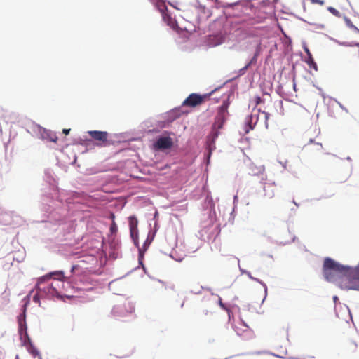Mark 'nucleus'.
<instances>
[{
  "label": "nucleus",
  "instance_id": "obj_11",
  "mask_svg": "<svg viewBox=\"0 0 359 359\" xmlns=\"http://www.w3.org/2000/svg\"><path fill=\"white\" fill-rule=\"evenodd\" d=\"M155 6L159 11H163L166 10V5L165 0H151Z\"/></svg>",
  "mask_w": 359,
  "mask_h": 359
},
{
  "label": "nucleus",
  "instance_id": "obj_18",
  "mask_svg": "<svg viewBox=\"0 0 359 359\" xmlns=\"http://www.w3.org/2000/svg\"><path fill=\"white\" fill-rule=\"evenodd\" d=\"M48 139L50 142H56L57 140V137L55 134H50L48 135Z\"/></svg>",
  "mask_w": 359,
  "mask_h": 359
},
{
  "label": "nucleus",
  "instance_id": "obj_13",
  "mask_svg": "<svg viewBox=\"0 0 359 359\" xmlns=\"http://www.w3.org/2000/svg\"><path fill=\"white\" fill-rule=\"evenodd\" d=\"M308 53V58L306 60V63L308 64L309 67L310 68H313L316 71L318 69L317 64L315 62L311 54L309 53V51L306 50Z\"/></svg>",
  "mask_w": 359,
  "mask_h": 359
},
{
  "label": "nucleus",
  "instance_id": "obj_12",
  "mask_svg": "<svg viewBox=\"0 0 359 359\" xmlns=\"http://www.w3.org/2000/svg\"><path fill=\"white\" fill-rule=\"evenodd\" d=\"M159 12L161 13L162 18L165 22H166L168 25L172 24V18L168 13V8H166V10Z\"/></svg>",
  "mask_w": 359,
  "mask_h": 359
},
{
  "label": "nucleus",
  "instance_id": "obj_10",
  "mask_svg": "<svg viewBox=\"0 0 359 359\" xmlns=\"http://www.w3.org/2000/svg\"><path fill=\"white\" fill-rule=\"evenodd\" d=\"M258 121V115L257 114H252L250 116H248L245 118V123L248 126V129L245 130L246 133H248L250 130H252Z\"/></svg>",
  "mask_w": 359,
  "mask_h": 359
},
{
  "label": "nucleus",
  "instance_id": "obj_23",
  "mask_svg": "<svg viewBox=\"0 0 359 359\" xmlns=\"http://www.w3.org/2000/svg\"><path fill=\"white\" fill-rule=\"evenodd\" d=\"M78 269V266L77 265H74L72 266V269H71V271L72 272H74L75 270H76Z\"/></svg>",
  "mask_w": 359,
  "mask_h": 359
},
{
  "label": "nucleus",
  "instance_id": "obj_15",
  "mask_svg": "<svg viewBox=\"0 0 359 359\" xmlns=\"http://www.w3.org/2000/svg\"><path fill=\"white\" fill-rule=\"evenodd\" d=\"M130 237L135 246L138 247V229L130 230Z\"/></svg>",
  "mask_w": 359,
  "mask_h": 359
},
{
  "label": "nucleus",
  "instance_id": "obj_6",
  "mask_svg": "<svg viewBox=\"0 0 359 359\" xmlns=\"http://www.w3.org/2000/svg\"><path fill=\"white\" fill-rule=\"evenodd\" d=\"M173 146L172 139L170 137H160L154 143V149L156 150L169 149Z\"/></svg>",
  "mask_w": 359,
  "mask_h": 359
},
{
  "label": "nucleus",
  "instance_id": "obj_8",
  "mask_svg": "<svg viewBox=\"0 0 359 359\" xmlns=\"http://www.w3.org/2000/svg\"><path fill=\"white\" fill-rule=\"evenodd\" d=\"M88 133L95 140L104 143L107 141L108 133L105 131L90 130Z\"/></svg>",
  "mask_w": 359,
  "mask_h": 359
},
{
  "label": "nucleus",
  "instance_id": "obj_14",
  "mask_svg": "<svg viewBox=\"0 0 359 359\" xmlns=\"http://www.w3.org/2000/svg\"><path fill=\"white\" fill-rule=\"evenodd\" d=\"M130 230L137 229L138 221L134 216H130L128 218Z\"/></svg>",
  "mask_w": 359,
  "mask_h": 359
},
{
  "label": "nucleus",
  "instance_id": "obj_26",
  "mask_svg": "<svg viewBox=\"0 0 359 359\" xmlns=\"http://www.w3.org/2000/svg\"><path fill=\"white\" fill-rule=\"evenodd\" d=\"M316 145H317V147H318V149H321L323 148V147H322V144H317Z\"/></svg>",
  "mask_w": 359,
  "mask_h": 359
},
{
  "label": "nucleus",
  "instance_id": "obj_24",
  "mask_svg": "<svg viewBox=\"0 0 359 359\" xmlns=\"http://www.w3.org/2000/svg\"><path fill=\"white\" fill-rule=\"evenodd\" d=\"M262 102V99L259 97H256V104H260Z\"/></svg>",
  "mask_w": 359,
  "mask_h": 359
},
{
  "label": "nucleus",
  "instance_id": "obj_25",
  "mask_svg": "<svg viewBox=\"0 0 359 359\" xmlns=\"http://www.w3.org/2000/svg\"><path fill=\"white\" fill-rule=\"evenodd\" d=\"M70 132V129H63L62 133L65 135H68Z\"/></svg>",
  "mask_w": 359,
  "mask_h": 359
},
{
  "label": "nucleus",
  "instance_id": "obj_4",
  "mask_svg": "<svg viewBox=\"0 0 359 359\" xmlns=\"http://www.w3.org/2000/svg\"><path fill=\"white\" fill-rule=\"evenodd\" d=\"M52 275L57 276V279H58V280H62V278H63L62 272L53 273H50V275L43 276V277L39 278V280L37 281V284L36 285V290H39V292L53 295L55 294V292H56V289L53 286V283L48 284L47 286L42 287L44 282L46 280H50V278Z\"/></svg>",
  "mask_w": 359,
  "mask_h": 359
},
{
  "label": "nucleus",
  "instance_id": "obj_19",
  "mask_svg": "<svg viewBox=\"0 0 359 359\" xmlns=\"http://www.w3.org/2000/svg\"><path fill=\"white\" fill-rule=\"evenodd\" d=\"M117 226L116 224V223L114 222H113V223L111 224V226H110V231L111 233H116L117 231Z\"/></svg>",
  "mask_w": 359,
  "mask_h": 359
},
{
  "label": "nucleus",
  "instance_id": "obj_20",
  "mask_svg": "<svg viewBox=\"0 0 359 359\" xmlns=\"http://www.w3.org/2000/svg\"><path fill=\"white\" fill-rule=\"evenodd\" d=\"M311 4H317L320 6H323L325 4V1L323 0H309Z\"/></svg>",
  "mask_w": 359,
  "mask_h": 359
},
{
  "label": "nucleus",
  "instance_id": "obj_5",
  "mask_svg": "<svg viewBox=\"0 0 359 359\" xmlns=\"http://www.w3.org/2000/svg\"><path fill=\"white\" fill-rule=\"evenodd\" d=\"M207 97V95H201L197 93H191L184 100L182 105L189 107H196L201 105Z\"/></svg>",
  "mask_w": 359,
  "mask_h": 359
},
{
  "label": "nucleus",
  "instance_id": "obj_16",
  "mask_svg": "<svg viewBox=\"0 0 359 359\" xmlns=\"http://www.w3.org/2000/svg\"><path fill=\"white\" fill-rule=\"evenodd\" d=\"M327 10L332 13L333 14L334 16L336 17H341V13L339 11H337L336 8L332 7V6H330L327 8Z\"/></svg>",
  "mask_w": 359,
  "mask_h": 359
},
{
  "label": "nucleus",
  "instance_id": "obj_22",
  "mask_svg": "<svg viewBox=\"0 0 359 359\" xmlns=\"http://www.w3.org/2000/svg\"><path fill=\"white\" fill-rule=\"evenodd\" d=\"M33 300H34V302H36V303L39 302V297H38V295H37V294H36V295H34V297H33Z\"/></svg>",
  "mask_w": 359,
  "mask_h": 359
},
{
  "label": "nucleus",
  "instance_id": "obj_7",
  "mask_svg": "<svg viewBox=\"0 0 359 359\" xmlns=\"http://www.w3.org/2000/svg\"><path fill=\"white\" fill-rule=\"evenodd\" d=\"M133 309L127 310L125 305H116L112 309V315L116 318L126 316L128 313H131Z\"/></svg>",
  "mask_w": 359,
  "mask_h": 359
},
{
  "label": "nucleus",
  "instance_id": "obj_3",
  "mask_svg": "<svg viewBox=\"0 0 359 359\" xmlns=\"http://www.w3.org/2000/svg\"><path fill=\"white\" fill-rule=\"evenodd\" d=\"M25 309H24L23 315L20 316L18 318L19 323V332L21 339L24 337L23 344L27 346V351L33 356L36 357L39 355V352L37 348L32 344L29 337L27 332V325L25 322Z\"/></svg>",
  "mask_w": 359,
  "mask_h": 359
},
{
  "label": "nucleus",
  "instance_id": "obj_2",
  "mask_svg": "<svg viewBox=\"0 0 359 359\" xmlns=\"http://www.w3.org/2000/svg\"><path fill=\"white\" fill-rule=\"evenodd\" d=\"M229 104L227 101H224L222 104L218 108L217 115L215 118L214 123L212 126L211 132L207 137L208 143H215V140L217 138L219 134V130L223 128V125L229 115Z\"/></svg>",
  "mask_w": 359,
  "mask_h": 359
},
{
  "label": "nucleus",
  "instance_id": "obj_21",
  "mask_svg": "<svg viewBox=\"0 0 359 359\" xmlns=\"http://www.w3.org/2000/svg\"><path fill=\"white\" fill-rule=\"evenodd\" d=\"M208 314V310H203L201 313L199 314V318H201L203 316H207Z\"/></svg>",
  "mask_w": 359,
  "mask_h": 359
},
{
  "label": "nucleus",
  "instance_id": "obj_9",
  "mask_svg": "<svg viewBox=\"0 0 359 359\" xmlns=\"http://www.w3.org/2000/svg\"><path fill=\"white\" fill-rule=\"evenodd\" d=\"M275 183H265L264 185V198L266 200L271 199L275 196Z\"/></svg>",
  "mask_w": 359,
  "mask_h": 359
},
{
  "label": "nucleus",
  "instance_id": "obj_28",
  "mask_svg": "<svg viewBox=\"0 0 359 359\" xmlns=\"http://www.w3.org/2000/svg\"><path fill=\"white\" fill-rule=\"evenodd\" d=\"M144 250H146V243L144 244Z\"/></svg>",
  "mask_w": 359,
  "mask_h": 359
},
{
  "label": "nucleus",
  "instance_id": "obj_27",
  "mask_svg": "<svg viewBox=\"0 0 359 359\" xmlns=\"http://www.w3.org/2000/svg\"><path fill=\"white\" fill-rule=\"evenodd\" d=\"M140 257H142V251L141 249L139 250Z\"/></svg>",
  "mask_w": 359,
  "mask_h": 359
},
{
  "label": "nucleus",
  "instance_id": "obj_1",
  "mask_svg": "<svg viewBox=\"0 0 359 359\" xmlns=\"http://www.w3.org/2000/svg\"><path fill=\"white\" fill-rule=\"evenodd\" d=\"M323 271L325 279L334 283L341 289L359 291V264L350 267L327 257L324 260Z\"/></svg>",
  "mask_w": 359,
  "mask_h": 359
},
{
  "label": "nucleus",
  "instance_id": "obj_17",
  "mask_svg": "<svg viewBox=\"0 0 359 359\" xmlns=\"http://www.w3.org/2000/svg\"><path fill=\"white\" fill-rule=\"evenodd\" d=\"M344 20L348 27L357 29L356 27L352 23L350 19H348L346 17H344Z\"/></svg>",
  "mask_w": 359,
  "mask_h": 359
},
{
  "label": "nucleus",
  "instance_id": "obj_29",
  "mask_svg": "<svg viewBox=\"0 0 359 359\" xmlns=\"http://www.w3.org/2000/svg\"><path fill=\"white\" fill-rule=\"evenodd\" d=\"M264 114L265 115V117L266 118L267 117V114H265V113H264Z\"/></svg>",
  "mask_w": 359,
  "mask_h": 359
}]
</instances>
